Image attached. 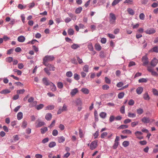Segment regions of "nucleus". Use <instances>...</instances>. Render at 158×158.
Returning a JSON list of instances; mask_svg holds the SVG:
<instances>
[{
  "label": "nucleus",
  "mask_w": 158,
  "mask_h": 158,
  "mask_svg": "<svg viewBox=\"0 0 158 158\" xmlns=\"http://www.w3.org/2000/svg\"><path fill=\"white\" fill-rule=\"evenodd\" d=\"M55 57L52 55H47L45 56L43 59V64L45 66L49 67L50 70L54 71L55 70V68L51 64L48 63V62L52 61L54 60Z\"/></svg>",
  "instance_id": "nucleus-1"
},
{
  "label": "nucleus",
  "mask_w": 158,
  "mask_h": 158,
  "mask_svg": "<svg viewBox=\"0 0 158 158\" xmlns=\"http://www.w3.org/2000/svg\"><path fill=\"white\" fill-rule=\"evenodd\" d=\"M110 21L111 24H114L115 23L116 17L114 14L113 13L110 14Z\"/></svg>",
  "instance_id": "nucleus-2"
},
{
  "label": "nucleus",
  "mask_w": 158,
  "mask_h": 158,
  "mask_svg": "<svg viewBox=\"0 0 158 158\" xmlns=\"http://www.w3.org/2000/svg\"><path fill=\"white\" fill-rule=\"evenodd\" d=\"M98 142L97 141H94L92 142L90 145V148L91 150H93L97 147Z\"/></svg>",
  "instance_id": "nucleus-3"
},
{
  "label": "nucleus",
  "mask_w": 158,
  "mask_h": 158,
  "mask_svg": "<svg viewBox=\"0 0 158 158\" xmlns=\"http://www.w3.org/2000/svg\"><path fill=\"white\" fill-rule=\"evenodd\" d=\"M142 61L143 62V65L145 66L148 63V58L147 56H143L142 58Z\"/></svg>",
  "instance_id": "nucleus-4"
},
{
  "label": "nucleus",
  "mask_w": 158,
  "mask_h": 158,
  "mask_svg": "<svg viewBox=\"0 0 158 158\" xmlns=\"http://www.w3.org/2000/svg\"><path fill=\"white\" fill-rule=\"evenodd\" d=\"M142 122L144 123H148L150 122V118L146 116L143 117L141 119Z\"/></svg>",
  "instance_id": "nucleus-5"
},
{
  "label": "nucleus",
  "mask_w": 158,
  "mask_h": 158,
  "mask_svg": "<svg viewBox=\"0 0 158 158\" xmlns=\"http://www.w3.org/2000/svg\"><path fill=\"white\" fill-rule=\"evenodd\" d=\"M36 124L35 127L37 128L44 126L45 124V123L44 122L39 121L38 120L36 121Z\"/></svg>",
  "instance_id": "nucleus-6"
},
{
  "label": "nucleus",
  "mask_w": 158,
  "mask_h": 158,
  "mask_svg": "<svg viewBox=\"0 0 158 158\" xmlns=\"http://www.w3.org/2000/svg\"><path fill=\"white\" fill-rule=\"evenodd\" d=\"M156 32V31L155 30L154 28H150L148 29L146 31H145V32L146 33V34H154Z\"/></svg>",
  "instance_id": "nucleus-7"
},
{
  "label": "nucleus",
  "mask_w": 158,
  "mask_h": 158,
  "mask_svg": "<svg viewBox=\"0 0 158 158\" xmlns=\"http://www.w3.org/2000/svg\"><path fill=\"white\" fill-rule=\"evenodd\" d=\"M43 83L46 85H51V82L49 81L47 78L46 77H44L43 79Z\"/></svg>",
  "instance_id": "nucleus-8"
},
{
  "label": "nucleus",
  "mask_w": 158,
  "mask_h": 158,
  "mask_svg": "<svg viewBox=\"0 0 158 158\" xmlns=\"http://www.w3.org/2000/svg\"><path fill=\"white\" fill-rule=\"evenodd\" d=\"M88 47L89 50L91 51H93L94 54L96 53V52L94 50V48L92 45V44L91 43L88 44Z\"/></svg>",
  "instance_id": "nucleus-9"
},
{
  "label": "nucleus",
  "mask_w": 158,
  "mask_h": 158,
  "mask_svg": "<svg viewBox=\"0 0 158 158\" xmlns=\"http://www.w3.org/2000/svg\"><path fill=\"white\" fill-rule=\"evenodd\" d=\"M158 63L157 60L156 58H154L151 61V65L153 66H155Z\"/></svg>",
  "instance_id": "nucleus-10"
},
{
  "label": "nucleus",
  "mask_w": 158,
  "mask_h": 158,
  "mask_svg": "<svg viewBox=\"0 0 158 158\" xmlns=\"http://www.w3.org/2000/svg\"><path fill=\"white\" fill-rule=\"evenodd\" d=\"M143 90V88L141 87H139L136 89V93L138 94H141Z\"/></svg>",
  "instance_id": "nucleus-11"
},
{
  "label": "nucleus",
  "mask_w": 158,
  "mask_h": 158,
  "mask_svg": "<svg viewBox=\"0 0 158 158\" xmlns=\"http://www.w3.org/2000/svg\"><path fill=\"white\" fill-rule=\"evenodd\" d=\"M78 91V89L77 88H75L74 89L72 90L70 94L72 96L75 95Z\"/></svg>",
  "instance_id": "nucleus-12"
},
{
  "label": "nucleus",
  "mask_w": 158,
  "mask_h": 158,
  "mask_svg": "<svg viewBox=\"0 0 158 158\" xmlns=\"http://www.w3.org/2000/svg\"><path fill=\"white\" fill-rule=\"evenodd\" d=\"M52 114L50 113H47L45 115V119L48 121L50 120L52 118Z\"/></svg>",
  "instance_id": "nucleus-13"
},
{
  "label": "nucleus",
  "mask_w": 158,
  "mask_h": 158,
  "mask_svg": "<svg viewBox=\"0 0 158 158\" xmlns=\"http://www.w3.org/2000/svg\"><path fill=\"white\" fill-rule=\"evenodd\" d=\"M95 48L98 51H100L102 49V47L98 43H96L95 45Z\"/></svg>",
  "instance_id": "nucleus-14"
},
{
  "label": "nucleus",
  "mask_w": 158,
  "mask_h": 158,
  "mask_svg": "<svg viewBox=\"0 0 158 158\" xmlns=\"http://www.w3.org/2000/svg\"><path fill=\"white\" fill-rule=\"evenodd\" d=\"M25 38L22 35L20 36L18 38V41L20 42H23L25 41Z\"/></svg>",
  "instance_id": "nucleus-15"
},
{
  "label": "nucleus",
  "mask_w": 158,
  "mask_h": 158,
  "mask_svg": "<svg viewBox=\"0 0 158 158\" xmlns=\"http://www.w3.org/2000/svg\"><path fill=\"white\" fill-rule=\"evenodd\" d=\"M50 86L51 89L52 91H55L56 90V88L55 85L52 82L51 85H49Z\"/></svg>",
  "instance_id": "nucleus-16"
},
{
  "label": "nucleus",
  "mask_w": 158,
  "mask_h": 158,
  "mask_svg": "<svg viewBox=\"0 0 158 158\" xmlns=\"http://www.w3.org/2000/svg\"><path fill=\"white\" fill-rule=\"evenodd\" d=\"M82 69L84 72L88 73L89 71V66L88 65L86 64L83 66Z\"/></svg>",
  "instance_id": "nucleus-17"
},
{
  "label": "nucleus",
  "mask_w": 158,
  "mask_h": 158,
  "mask_svg": "<svg viewBox=\"0 0 158 158\" xmlns=\"http://www.w3.org/2000/svg\"><path fill=\"white\" fill-rule=\"evenodd\" d=\"M65 140V138L63 136H61L58 138V142L59 143H63Z\"/></svg>",
  "instance_id": "nucleus-18"
},
{
  "label": "nucleus",
  "mask_w": 158,
  "mask_h": 158,
  "mask_svg": "<svg viewBox=\"0 0 158 158\" xmlns=\"http://www.w3.org/2000/svg\"><path fill=\"white\" fill-rule=\"evenodd\" d=\"M81 91L82 93L85 94H88L89 93V89L86 88H82L81 89Z\"/></svg>",
  "instance_id": "nucleus-19"
},
{
  "label": "nucleus",
  "mask_w": 158,
  "mask_h": 158,
  "mask_svg": "<svg viewBox=\"0 0 158 158\" xmlns=\"http://www.w3.org/2000/svg\"><path fill=\"white\" fill-rule=\"evenodd\" d=\"M23 117V114L22 112H19L17 115V118L18 120H21Z\"/></svg>",
  "instance_id": "nucleus-20"
},
{
  "label": "nucleus",
  "mask_w": 158,
  "mask_h": 158,
  "mask_svg": "<svg viewBox=\"0 0 158 158\" xmlns=\"http://www.w3.org/2000/svg\"><path fill=\"white\" fill-rule=\"evenodd\" d=\"M107 114L105 112H101L99 114V116L101 118H105Z\"/></svg>",
  "instance_id": "nucleus-21"
},
{
  "label": "nucleus",
  "mask_w": 158,
  "mask_h": 158,
  "mask_svg": "<svg viewBox=\"0 0 158 158\" xmlns=\"http://www.w3.org/2000/svg\"><path fill=\"white\" fill-rule=\"evenodd\" d=\"M122 133L123 134H131L132 133L131 131L128 129L124 130L122 132Z\"/></svg>",
  "instance_id": "nucleus-22"
},
{
  "label": "nucleus",
  "mask_w": 158,
  "mask_h": 158,
  "mask_svg": "<svg viewBox=\"0 0 158 158\" xmlns=\"http://www.w3.org/2000/svg\"><path fill=\"white\" fill-rule=\"evenodd\" d=\"M143 98L145 100H149L150 98L148 93L146 92L143 95Z\"/></svg>",
  "instance_id": "nucleus-23"
},
{
  "label": "nucleus",
  "mask_w": 158,
  "mask_h": 158,
  "mask_svg": "<svg viewBox=\"0 0 158 158\" xmlns=\"http://www.w3.org/2000/svg\"><path fill=\"white\" fill-rule=\"evenodd\" d=\"M148 81V79L147 78H142L138 80L139 83L147 82Z\"/></svg>",
  "instance_id": "nucleus-24"
},
{
  "label": "nucleus",
  "mask_w": 158,
  "mask_h": 158,
  "mask_svg": "<svg viewBox=\"0 0 158 158\" xmlns=\"http://www.w3.org/2000/svg\"><path fill=\"white\" fill-rule=\"evenodd\" d=\"M50 69L49 67H47L44 68V71L48 75H50L51 74L50 72H49V71H51L50 70Z\"/></svg>",
  "instance_id": "nucleus-25"
},
{
  "label": "nucleus",
  "mask_w": 158,
  "mask_h": 158,
  "mask_svg": "<svg viewBox=\"0 0 158 158\" xmlns=\"http://www.w3.org/2000/svg\"><path fill=\"white\" fill-rule=\"evenodd\" d=\"M127 11L128 13L131 15H133L135 14L134 11L131 8H128L127 10Z\"/></svg>",
  "instance_id": "nucleus-26"
},
{
  "label": "nucleus",
  "mask_w": 158,
  "mask_h": 158,
  "mask_svg": "<svg viewBox=\"0 0 158 158\" xmlns=\"http://www.w3.org/2000/svg\"><path fill=\"white\" fill-rule=\"evenodd\" d=\"M136 111L138 114L140 115L142 114L143 113V110L142 109L139 108L138 109H137Z\"/></svg>",
  "instance_id": "nucleus-27"
},
{
  "label": "nucleus",
  "mask_w": 158,
  "mask_h": 158,
  "mask_svg": "<svg viewBox=\"0 0 158 158\" xmlns=\"http://www.w3.org/2000/svg\"><path fill=\"white\" fill-rule=\"evenodd\" d=\"M82 8L81 7H79L76 9L75 12L76 14L80 13L82 10Z\"/></svg>",
  "instance_id": "nucleus-28"
},
{
  "label": "nucleus",
  "mask_w": 158,
  "mask_h": 158,
  "mask_svg": "<svg viewBox=\"0 0 158 158\" xmlns=\"http://www.w3.org/2000/svg\"><path fill=\"white\" fill-rule=\"evenodd\" d=\"M128 116L130 118H134L136 117V114L129 112L128 113Z\"/></svg>",
  "instance_id": "nucleus-29"
},
{
  "label": "nucleus",
  "mask_w": 158,
  "mask_h": 158,
  "mask_svg": "<svg viewBox=\"0 0 158 158\" xmlns=\"http://www.w3.org/2000/svg\"><path fill=\"white\" fill-rule=\"evenodd\" d=\"M41 133L42 134H44L48 130V128L46 127H44L43 128H42L40 129Z\"/></svg>",
  "instance_id": "nucleus-30"
},
{
  "label": "nucleus",
  "mask_w": 158,
  "mask_h": 158,
  "mask_svg": "<svg viewBox=\"0 0 158 158\" xmlns=\"http://www.w3.org/2000/svg\"><path fill=\"white\" fill-rule=\"evenodd\" d=\"M54 108V105H49L46 107L45 110H53Z\"/></svg>",
  "instance_id": "nucleus-31"
},
{
  "label": "nucleus",
  "mask_w": 158,
  "mask_h": 158,
  "mask_svg": "<svg viewBox=\"0 0 158 158\" xmlns=\"http://www.w3.org/2000/svg\"><path fill=\"white\" fill-rule=\"evenodd\" d=\"M44 106V105H43V104H41L37 106H36V108L37 110H39L43 108Z\"/></svg>",
  "instance_id": "nucleus-32"
},
{
  "label": "nucleus",
  "mask_w": 158,
  "mask_h": 158,
  "mask_svg": "<svg viewBox=\"0 0 158 158\" xmlns=\"http://www.w3.org/2000/svg\"><path fill=\"white\" fill-rule=\"evenodd\" d=\"M122 0H114L112 3V6H114Z\"/></svg>",
  "instance_id": "nucleus-33"
},
{
  "label": "nucleus",
  "mask_w": 158,
  "mask_h": 158,
  "mask_svg": "<svg viewBox=\"0 0 158 158\" xmlns=\"http://www.w3.org/2000/svg\"><path fill=\"white\" fill-rule=\"evenodd\" d=\"M79 47L78 45L76 44H73L71 46V48L74 49H75Z\"/></svg>",
  "instance_id": "nucleus-34"
},
{
  "label": "nucleus",
  "mask_w": 158,
  "mask_h": 158,
  "mask_svg": "<svg viewBox=\"0 0 158 158\" xmlns=\"http://www.w3.org/2000/svg\"><path fill=\"white\" fill-rule=\"evenodd\" d=\"M158 48L157 46H155L153 47L150 51L152 52H154L156 53L158 52Z\"/></svg>",
  "instance_id": "nucleus-35"
},
{
  "label": "nucleus",
  "mask_w": 158,
  "mask_h": 158,
  "mask_svg": "<svg viewBox=\"0 0 158 158\" xmlns=\"http://www.w3.org/2000/svg\"><path fill=\"white\" fill-rule=\"evenodd\" d=\"M56 145V143L54 142H50L48 145L49 148H52L55 146Z\"/></svg>",
  "instance_id": "nucleus-36"
},
{
  "label": "nucleus",
  "mask_w": 158,
  "mask_h": 158,
  "mask_svg": "<svg viewBox=\"0 0 158 158\" xmlns=\"http://www.w3.org/2000/svg\"><path fill=\"white\" fill-rule=\"evenodd\" d=\"M68 33L69 35H73L74 34V31L72 29H69L68 31Z\"/></svg>",
  "instance_id": "nucleus-37"
},
{
  "label": "nucleus",
  "mask_w": 158,
  "mask_h": 158,
  "mask_svg": "<svg viewBox=\"0 0 158 158\" xmlns=\"http://www.w3.org/2000/svg\"><path fill=\"white\" fill-rule=\"evenodd\" d=\"M27 125V122L26 121L24 120L23 122L22 125V127L25 128Z\"/></svg>",
  "instance_id": "nucleus-38"
},
{
  "label": "nucleus",
  "mask_w": 158,
  "mask_h": 158,
  "mask_svg": "<svg viewBox=\"0 0 158 158\" xmlns=\"http://www.w3.org/2000/svg\"><path fill=\"white\" fill-rule=\"evenodd\" d=\"M10 92V91L8 89H5L2 91L1 93L2 94H6L9 93Z\"/></svg>",
  "instance_id": "nucleus-39"
},
{
  "label": "nucleus",
  "mask_w": 158,
  "mask_h": 158,
  "mask_svg": "<svg viewBox=\"0 0 158 158\" xmlns=\"http://www.w3.org/2000/svg\"><path fill=\"white\" fill-rule=\"evenodd\" d=\"M127 128H128V126L126 125H121L118 127L120 129H124Z\"/></svg>",
  "instance_id": "nucleus-40"
},
{
  "label": "nucleus",
  "mask_w": 158,
  "mask_h": 158,
  "mask_svg": "<svg viewBox=\"0 0 158 158\" xmlns=\"http://www.w3.org/2000/svg\"><path fill=\"white\" fill-rule=\"evenodd\" d=\"M37 103V102L36 101H34L30 104L29 106L31 107H34L35 106Z\"/></svg>",
  "instance_id": "nucleus-41"
},
{
  "label": "nucleus",
  "mask_w": 158,
  "mask_h": 158,
  "mask_svg": "<svg viewBox=\"0 0 158 158\" xmlns=\"http://www.w3.org/2000/svg\"><path fill=\"white\" fill-rule=\"evenodd\" d=\"M124 95V93L123 92H121L119 93L118 94V97L119 98L121 99L123 98Z\"/></svg>",
  "instance_id": "nucleus-42"
},
{
  "label": "nucleus",
  "mask_w": 158,
  "mask_h": 158,
  "mask_svg": "<svg viewBox=\"0 0 158 158\" xmlns=\"http://www.w3.org/2000/svg\"><path fill=\"white\" fill-rule=\"evenodd\" d=\"M74 78L76 80H78L80 79V76L77 73H75L74 75Z\"/></svg>",
  "instance_id": "nucleus-43"
},
{
  "label": "nucleus",
  "mask_w": 158,
  "mask_h": 158,
  "mask_svg": "<svg viewBox=\"0 0 158 158\" xmlns=\"http://www.w3.org/2000/svg\"><path fill=\"white\" fill-rule=\"evenodd\" d=\"M57 87L59 89H62L63 87V83L60 82H58L57 83Z\"/></svg>",
  "instance_id": "nucleus-44"
},
{
  "label": "nucleus",
  "mask_w": 158,
  "mask_h": 158,
  "mask_svg": "<svg viewBox=\"0 0 158 158\" xmlns=\"http://www.w3.org/2000/svg\"><path fill=\"white\" fill-rule=\"evenodd\" d=\"M94 115L95 118V120L96 121H98V114L97 111H95L94 113Z\"/></svg>",
  "instance_id": "nucleus-45"
},
{
  "label": "nucleus",
  "mask_w": 158,
  "mask_h": 158,
  "mask_svg": "<svg viewBox=\"0 0 158 158\" xmlns=\"http://www.w3.org/2000/svg\"><path fill=\"white\" fill-rule=\"evenodd\" d=\"M129 145V142L127 141H124L123 143V146L125 147L128 146Z\"/></svg>",
  "instance_id": "nucleus-46"
},
{
  "label": "nucleus",
  "mask_w": 158,
  "mask_h": 158,
  "mask_svg": "<svg viewBox=\"0 0 158 158\" xmlns=\"http://www.w3.org/2000/svg\"><path fill=\"white\" fill-rule=\"evenodd\" d=\"M152 92L154 95L155 96H158V91L155 89H152Z\"/></svg>",
  "instance_id": "nucleus-47"
},
{
  "label": "nucleus",
  "mask_w": 158,
  "mask_h": 158,
  "mask_svg": "<svg viewBox=\"0 0 158 158\" xmlns=\"http://www.w3.org/2000/svg\"><path fill=\"white\" fill-rule=\"evenodd\" d=\"M76 106H81L82 103L81 101L79 100H77L76 102Z\"/></svg>",
  "instance_id": "nucleus-48"
},
{
  "label": "nucleus",
  "mask_w": 158,
  "mask_h": 158,
  "mask_svg": "<svg viewBox=\"0 0 158 158\" xmlns=\"http://www.w3.org/2000/svg\"><path fill=\"white\" fill-rule=\"evenodd\" d=\"M138 123L139 122L138 121L134 122L131 123V125L132 127H134L137 125Z\"/></svg>",
  "instance_id": "nucleus-49"
},
{
  "label": "nucleus",
  "mask_w": 158,
  "mask_h": 158,
  "mask_svg": "<svg viewBox=\"0 0 158 158\" xmlns=\"http://www.w3.org/2000/svg\"><path fill=\"white\" fill-rule=\"evenodd\" d=\"M145 15L143 13H141L139 15V19L142 20H143L144 19Z\"/></svg>",
  "instance_id": "nucleus-50"
},
{
  "label": "nucleus",
  "mask_w": 158,
  "mask_h": 158,
  "mask_svg": "<svg viewBox=\"0 0 158 158\" xmlns=\"http://www.w3.org/2000/svg\"><path fill=\"white\" fill-rule=\"evenodd\" d=\"M105 82L108 84H110L111 83V80L107 77H105Z\"/></svg>",
  "instance_id": "nucleus-51"
},
{
  "label": "nucleus",
  "mask_w": 158,
  "mask_h": 158,
  "mask_svg": "<svg viewBox=\"0 0 158 158\" xmlns=\"http://www.w3.org/2000/svg\"><path fill=\"white\" fill-rule=\"evenodd\" d=\"M58 134V131L56 130H54L52 132V134L54 136H56Z\"/></svg>",
  "instance_id": "nucleus-52"
},
{
  "label": "nucleus",
  "mask_w": 158,
  "mask_h": 158,
  "mask_svg": "<svg viewBox=\"0 0 158 158\" xmlns=\"http://www.w3.org/2000/svg\"><path fill=\"white\" fill-rule=\"evenodd\" d=\"M35 3L34 2H31L28 4V7L29 8H31L34 7L35 6Z\"/></svg>",
  "instance_id": "nucleus-53"
},
{
  "label": "nucleus",
  "mask_w": 158,
  "mask_h": 158,
  "mask_svg": "<svg viewBox=\"0 0 158 158\" xmlns=\"http://www.w3.org/2000/svg\"><path fill=\"white\" fill-rule=\"evenodd\" d=\"M102 88L104 90H107L109 88V86L107 85H105L102 86Z\"/></svg>",
  "instance_id": "nucleus-54"
},
{
  "label": "nucleus",
  "mask_w": 158,
  "mask_h": 158,
  "mask_svg": "<svg viewBox=\"0 0 158 158\" xmlns=\"http://www.w3.org/2000/svg\"><path fill=\"white\" fill-rule=\"evenodd\" d=\"M25 90L24 89H22L21 90H17V93L19 94H23Z\"/></svg>",
  "instance_id": "nucleus-55"
},
{
  "label": "nucleus",
  "mask_w": 158,
  "mask_h": 158,
  "mask_svg": "<svg viewBox=\"0 0 158 158\" xmlns=\"http://www.w3.org/2000/svg\"><path fill=\"white\" fill-rule=\"evenodd\" d=\"M66 75L68 77H71L72 76L73 74L71 72L69 71L66 73Z\"/></svg>",
  "instance_id": "nucleus-56"
},
{
  "label": "nucleus",
  "mask_w": 158,
  "mask_h": 158,
  "mask_svg": "<svg viewBox=\"0 0 158 158\" xmlns=\"http://www.w3.org/2000/svg\"><path fill=\"white\" fill-rule=\"evenodd\" d=\"M135 135L136 136H139V135H142L143 133L142 132H141L140 131H136L135 132Z\"/></svg>",
  "instance_id": "nucleus-57"
},
{
  "label": "nucleus",
  "mask_w": 158,
  "mask_h": 158,
  "mask_svg": "<svg viewBox=\"0 0 158 158\" xmlns=\"http://www.w3.org/2000/svg\"><path fill=\"white\" fill-rule=\"evenodd\" d=\"M120 111L122 114H124L125 113V106H122L120 109Z\"/></svg>",
  "instance_id": "nucleus-58"
},
{
  "label": "nucleus",
  "mask_w": 158,
  "mask_h": 158,
  "mask_svg": "<svg viewBox=\"0 0 158 158\" xmlns=\"http://www.w3.org/2000/svg\"><path fill=\"white\" fill-rule=\"evenodd\" d=\"M135 103L134 101L132 99H130L128 103V104L130 106L133 105Z\"/></svg>",
  "instance_id": "nucleus-59"
},
{
  "label": "nucleus",
  "mask_w": 158,
  "mask_h": 158,
  "mask_svg": "<svg viewBox=\"0 0 158 158\" xmlns=\"http://www.w3.org/2000/svg\"><path fill=\"white\" fill-rule=\"evenodd\" d=\"M107 135V133L106 132H104L102 133L101 135V137L102 138H104Z\"/></svg>",
  "instance_id": "nucleus-60"
},
{
  "label": "nucleus",
  "mask_w": 158,
  "mask_h": 158,
  "mask_svg": "<svg viewBox=\"0 0 158 158\" xmlns=\"http://www.w3.org/2000/svg\"><path fill=\"white\" fill-rule=\"evenodd\" d=\"M135 65V62L131 61H130L128 64V67H130L134 65Z\"/></svg>",
  "instance_id": "nucleus-61"
},
{
  "label": "nucleus",
  "mask_w": 158,
  "mask_h": 158,
  "mask_svg": "<svg viewBox=\"0 0 158 158\" xmlns=\"http://www.w3.org/2000/svg\"><path fill=\"white\" fill-rule=\"evenodd\" d=\"M80 74L82 78H85L86 75V74L84 71L81 72Z\"/></svg>",
  "instance_id": "nucleus-62"
},
{
  "label": "nucleus",
  "mask_w": 158,
  "mask_h": 158,
  "mask_svg": "<svg viewBox=\"0 0 158 158\" xmlns=\"http://www.w3.org/2000/svg\"><path fill=\"white\" fill-rule=\"evenodd\" d=\"M49 141V139L48 138H46L44 139L42 141V142L43 143H45L48 142Z\"/></svg>",
  "instance_id": "nucleus-63"
},
{
  "label": "nucleus",
  "mask_w": 158,
  "mask_h": 158,
  "mask_svg": "<svg viewBox=\"0 0 158 158\" xmlns=\"http://www.w3.org/2000/svg\"><path fill=\"white\" fill-rule=\"evenodd\" d=\"M123 85V83L122 82H120L117 84V86L118 87H121Z\"/></svg>",
  "instance_id": "nucleus-64"
}]
</instances>
